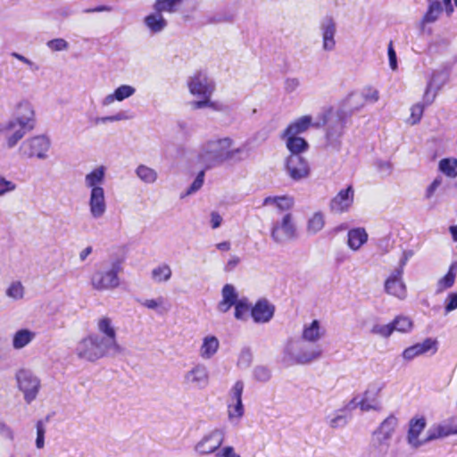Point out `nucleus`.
Segmentation results:
<instances>
[{
	"mask_svg": "<svg viewBox=\"0 0 457 457\" xmlns=\"http://www.w3.org/2000/svg\"><path fill=\"white\" fill-rule=\"evenodd\" d=\"M249 157L246 144L235 147V141L229 137H213L200 145L197 150V162L205 170L222 165L226 162H240Z\"/></svg>",
	"mask_w": 457,
	"mask_h": 457,
	"instance_id": "nucleus-1",
	"label": "nucleus"
},
{
	"mask_svg": "<svg viewBox=\"0 0 457 457\" xmlns=\"http://www.w3.org/2000/svg\"><path fill=\"white\" fill-rule=\"evenodd\" d=\"M172 275V270L170 265L162 263L154 267L151 271V278L155 283L168 282Z\"/></svg>",
	"mask_w": 457,
	"mask_h": 457,
	"instance_id": "nucleus-44",
	"label": "nucleus"
},
{
	"mask_svg": "<svg viewBox=\"0 0 457 457\" xmlns=\"http://www.w3.org/2000/svg\"><path fill=\"white\" fill-rule=\"evenodd\" d=\"M286 174L294 181H301L311 174L308 161L301 154H289L284 161Z\"/></svg>",
	"mask_w": 457,
	"mask_h": 457,
	"instance_id": "nucleus-13",
	"label": "nucleus"
},
{
	"mask_svg": "<svg viewBox=\"0 0 457 457\" xmlns=\"http://www.w3.org/2000/svg\"><path fill=\"white\" fill-rule=\"evenodd\" d=\"M325 224V214L321 211L315 212L307 219L306 233L309 236L317 235L324 228Z\"/></svg>",
	"mask_w": 457,
	"mask_h": 457,
	"instance_id": "nucleus-37",
	"label": "nucleus"
},
{
	"mask_svg": "<svg viewBox=\"0 0 457 457\" xmlns=\"http://www.w3.org/2000/svg\"><path fill=\"white\" fill-rule=\"evenodd\" d=\"M122 270L119 261L105 262L96 268L90 276L91 287L96 291H112L120 285V273Z\"/></svg>",
	"mask_w": 457,
	"mask_h": 457,
	"instance_id": "nucleus-6",
	"label": "nucleus"
},
{
	"mask_svg": "<svg viewBox=\"0 0 457 457\" xmlns=\"http://www.w3.org/2000/svg\"><path fill=\"white\" fill-rule=\"evenodd\" d=\"M215 457H241L235 448L231 445L222 446L217 453Z\"/></svg>",
	"mask_w": 457,
	"mask_h": 457,
	"instance_id": "nucleus-62",
	"label": "nucleus"
},
{
	"mask_svg": "<svg viewBox=\"0 0 457 457\" xmlns=\"http://www.w3.org/2000/svg\"><path fill=\"white\" fill-rule=\"evenodd\" d=\"M319 29L322 39V50L333 52L337 46V27L336 21L331 16H326L320 21Z\"/></svg>",
	"mask_w": 457,
	"mask_h": 457,
	"instance_id": "nucleus-17",
	"label": "nucleus"
},
{
	"mask_svg": "<svg viewBox=\"0 0 457 457\" xmlns=\"http://www.w3.org/2000/svg\"><path fill=\"white\" fill-rule=\"evenodd\" d=\"M50 148V138L45 135H37L24 140L19 146V154L28 159L46 160Z\"/></svg>",
	"mask_w": 457,
	"mask_h": 457,
	"instance_id": "nucleus-8",
	"label": "nucleus"
},
{
	"mask_svg": "<svg viewBox=\"0 0 457 457\" xmlns=\"http://www.w3.org/2000/svg\"><path fill=\"white\" fill-rule=\"evenodd\" d=\"M75 353L80 360L96 361L112 353V351L100 341V336L89 334L78 342Z\"/></svg>",
	"mask_w": 457,
	"mask_h": 457,
	"instance_id": "nucleus-7",
	"label": "nucleus"
},
{
	"mask_svg": "<svg viewBox=\"0 0 457 457\" xmlns=\"http://www.w3.org/2000/svg\"><path fill=\"white\" fill-rule=\"evenodd\" d=\"M138 303L148 310L155 311L159 315H163L170 310V304L163 296L138 300Z\"/></svg>",
	"mask_w": 457,
	"mask_h": 457,
	"instance_id": "nucleus-36",
	"label": "nucleus"
},
{
	"mask_svg": "<svg viewBox=\"0 0 457 457\" xmlns=\"http://www.w3.org/2000/svg\"><path fill=\"white\" fill-rule=\"evenodd\" d=\"M238 300V295L235 287L231 284H226L222 287L221 300L218 303L217 309L220 312L226 313Z\"/></svg>",
	"mask_w": 457,
	"mask_h": 457,
	"instance_id": "nucleus-29",
	"label": "nucleus"
},
{
	"mask_svg": "<svg viewBox=\"0 0 457 457\" xmlns=\"http://www.w3.org/2000/svg\"><path fill=\"white\" fill-rule=\"evenodd\" d=\"M354 189L352 186L341 189L329 202V211L335 214L348 212L353 204Z\"/></svg>",
	"mask_w": 457,
	"mask_h": 457,
	"instance_id": "nucleus-20",
	"label": "nucleus"
},
{
	"mask_svg": "<svg viewBox=\"0 0 457 457\" xmlns=\"http://www.w3.org/2000/svg\"><path fill=\"white\" fill-rule=\"evenodd\" d=\"M385 386V384L381 381H374L370 383L365 392L363 393L362 398L357 401V398H353L354 408L359 406L363 411H369L371 410H378L379 407L378 397Z\"/></svg>",
	"mask_w": 457,
	"mask_h": 457,
	"instance_id": "nucleus-16",
	"label": "nucleus"
},
{
	"mask_svg": "<svg viewBox=\"0 0 457 457\" xmlns=\"http://www.w3.org/2000/svg\"><path fill=\"white\" fill-rule=\"evenodd\" d=\"M235 306V318L238 320H245L248 313H251L252 306L247 299L242 298L234 305Z\"/></svg>",
	"mask_w": 457,
	"mask_h": 457,
	"instance_id": "nucleus-48",
	"label": "nucleus"
},
{
	"mask_svg": "<svg viewBox=\"0 0 457 457\" xmlns=\"http://www.w3.org/2000/svg\"><path fill=\"white\" fill-rule=\"evenodd\" d=\"M96 335L100 336V341L112 351V353L120 352V347L117 341V331L111 318L103 316L96 321Z\"/></svg>",
	"mask_w": 457,
	"mask_h": 457,
	"instance_id": "nucleus-12",
	"label": "nucleus"
},
{
	"mask_svg": "<svg viewBox=\"0 0 457 457\" xmlns=\"http://www.w3.org/2000/svg\"><path fill=\"white\" fill-rule=\"evenodd\" d=\"M144 24L152 34L162 32L168 26V21L163 14L154 11L144 18Z\"/></svg>",
	"mask_w": 457,
	"mask_h": 457,
	"instance_id": "nucleus-31",
	"label": "nucleus"
},
{
	"mask_svg": "<svg viewBox=\"0 0 457 457\" xmlns=\"http://www.w3.org/2000/svg\"><path fill=\"white\" fill-rule=\"evenodd\" d=\"M46 46L52 52H62L69 49V43L63 38H54L47 41Z\"/></svg>",
	"mask_w": 457,
	"mask_h": 457,
	"instance_id": "nucleus-54",
	"label": "nucleus"
},
{
	"mask_svg": "<svg viewBox=\"0 0 457 457\" xmlns=\"http://www.w3.org/2000/svg\"><path fill=\"white\" fill-rule=\"evenodd\" d=\"M322 356L318 346H311L298 338H288L285 343L281 361L287 367L309 364Z\"/></svg>",
	"mask_w": 457,
	"mask_h": 457,
	"instance_id": "nucleus-3",
	"label": "nucleus"
},
{
	"mask_svg": "<svg viewBox=\"0 0 457 457\" xmlns=\"http://www.w3.org/2000/svg\"><path fill=\"white\" fill-rule=\"evenodd\" d=\"M301 81L297 78H287L284 82V89L287 93H293L298 89Z\"/></svg>",
	"mask_w": 457,
	"mask_h": 457,
	"instance_id": "nucleus-61",
	"label": "nucleus"
},
{
	"mask_svg": "<svg viewBox=\"0 0 457 457\" xmlns=\"http://www.w3.org/2000/svg\"><path fill=\"white\" fill-rule=\"evenodd\" d=\"M457 309V293H450L445 301V313H449Z\"/></svg>",
	"mask_w": 457,
	"mask_h": 457,
	"instance_id": "nucleus-60",
	"label": "nucleus"
},
{
	"mask_svg": "<svg viewBox=\"0 0 457 457\" xmlns=\"http://www.w3.org/2000/svg\"><path fill=\"white\" fill-rule=\"evenodd\" d=\"M219 348V339L215 336L208 335L202 339L198 354L204 360H210L217 353Z\"/></svg>",
	"mask_w": 457,
	"mask_h": 457,
	"instance_id": "nucleus-32",
	"label": "nucleus"
},
{
	"mask_svg": "<svg viewBox=\"0 0 457 457\" xmlns=\"http://www.w3.org/2000/svg\"><path fill=\"white\" fill-rule=\"evenodd\" d=\"M12 120L34 129L36 124V112L32 103L29 100H21L16 106L15 117Z\"/></svg>",
	"mask_w": 457,
	"mask_h": 457,
	"instance_id": "nucleus-24",
	"label": "nucleus"
},
{
	"mask_svg": "<svg viewBox=\"0 0 457 457\" xmlns=\"http://www.w3.org/2000/svg\"><path fill=\"white\" fill-rule=\"evenodd\" d=\"M436 341L432 338H426L423 342L417 343L404 349L402 353V357L404 361H411L429 351L436 353Z\"/></svg>",
	"mask_w": 457,
	"mask_h": 457,
	"instance_id": "nucleus-26",
	"label": "nucleus"
},
{
	"mask_svg": "<svg viewBox=\"0 0 457 457\" xmlns=\"http://www.w3.org/2000/svg\"><path fill=\"white\" fill-rule=\"evenodd\" d=\"M295 201L292 196H268L263 200V205H274L279 211H288L294 206Z\"/></svg>",
	"mask_w": 457,
	"mask_h": 457,
	"instance_id": "nucleus-39",
	"label": "nucleus"
},
{
	"mask_svg": "<svg viewBox=\"0 0 457 457\" xmlns=\"http://www.w3.org/2000/svg\"><path fill=\"white\" fill-rule=\"evenodd\" d=\"M127 119H129L127 114L123 112H120L113 114V115L99 117L96 120V123L114 122V121L125 120Z\"/></svg>",
	"mask_w": 457,
	"mask_h": 457,
	"instance_id": "nucleus-58",
	"label": "nucleus"
},
{
	"mask_svg": "<svg viewBox=\"0 0 457 457\" xmlns=\"http://www.w3.org/2000/svg\"><path fill=\"white\" fill-rule=\"evenodd\" d=\"M457 276V263L453 262L448 270V272L441 278L436 284V293H442L443 291L452 287L455 282Z\"/></svg>",
	"mask_w": 457,
	"mask_h": 457,
	"instance_id": "nucleus-40",
	"label": "nucleus"
},
{
	"mask_svg": "<svg viewBox=\"0 0 457 457\" xmlns=\"http://www.w3.org/2000/svg\"><path fill=\"white\" fill-rule=\"evenodd\" d=\"M106 168L97 166L84 177L83 185L88 191L87 206L93 220H100L107 212V199L104 185L105 183Z\"/></svg>",
	"mask_w": 457,
	"mask_h": 457,
	"instance_id": "nucleus-2",
	"label": "nucleus"
},
{
	"mask_svg": "<svg viewBox=\"0 0 457 457\" xmlns=\"http://www.w3.org/2000/svg\"><path fill=\"white\" fill-rule=\"evenodd\" d=\"M36 337V333L29 328L18 329L12 337V346L21 350L29 345Z\"/></svg>",
	"mask_w": 457,
	"mask_h": 457,
	"instance_id": "nucleus-35",
	"label": "nucleus"
},
{
	"mask_svg": "<svg viewBox=\"0 0 457 457\" xmlns=\"http://www.w3.org/2000/svg\"><path fill=\"white\" fill-rule=\"evenodd\" d=\"M428 105L429 104H426L424 101L423 103H418L413 104L411 107V115L408 119V123L411 125L418 124L423 116L425 107Z\"/></svg>",
	"mask_w": 457,
	"mask_h": 457,
	"instance_id": "nucleus-49",
	"label": "nucleus"
},
{
	"mask_svg": "<svg viewBox=\"0 0 457 457\" xmlns=\"http://www.w3.org/2000/svg\"><path fill=\"white\" fill-rule=\"evenodd\" d=\"M16 184L0 175V196L12 193L16 189Z\"/></svg>",
	"mask_w": 457,
	"mask_h": 457,
	"instance_id": "nucleus-57",
	"label": "nucleus"
},
{
	"mask_svg": "<svg viewBox=\"0 0 457 457\" xmlns=\"http://www.w3.org/2000/svg\"><path fill=\"white\" fill-rule=\"evenodd\" d=\"M443 179L441 177L437 176L434 179V180L428 186L425 191L426 199H430L437 188L441 186Z\"/></svg>",
	"mask_w": 457,
	"mask_h": 457,
	"instance_id": "nucleus-59",
	"label": "nucleus"
},
{
	"mask_svg": "<svg viewBox=\"0 0 457 457\" xmlns=\"http://www.w3.org/2000/svg\"><path fill=\"white\" fill-rule=\"evenodd\" d=\"M18 386L24 394V399L30 403L36 399L40 388V380L29 370H20L16 373Z\"/></svg>",
	"mask_w": 457,
	"mask_h": 457,
	"instance_id": "nucleus-14",
	"label": "nucleus"
},
{
	"mask_svg": "<svg viewBox=\"0 0 457 457\" xmlns=\"http://www.w3.org/2000/svg\"><path fill=\"white\" fill-rule=\"evenodd\" d=\"M252 361V353L249 349H243L238 357L237 365L248 367Z\"/></svg>",
	"mask_w": 457,
	"mask_h": 457,
	"instance_id": "nucleus-63",
	"label": "nucleus"
},
{
	"mask_svg": "<svg viewBox=\"0 0 457 457\" xmlns=\"http://www.w3.org/2000/svg\"><path fill=\"white\" fill-rule=\"evenodd\" d=\"M228 419L232 423H237L245 413L243 401L227 402Z\"/></svg>",
	"mask_w": 457,
	"mask_h": 457,
	"instance_id": "nucleus-45",
	"label": "nucleus"
},
{
	"mask_svg": "<svg viewBox=\"0 0 457 457\" xmlns=\"http://www.w3.org/2000/svg\"><path fill=\"white\" fill-rule=\"evenodd\" d=\"M36 429H37L36 447L37 449H42L45 446V435L46 432V421L38 420L36 424Z\"/></svg>",
	"mask_w": 457,
	"mask_h": 457,
	"instance_id": "nucleus-53",
	"label": "nucleus"
},
{
	"mask_svg": "<svg viewBox=\"0 0 457 457\" xmlns=\"http://www.w3.org/2000/svg\"><path fill=\"white\" fill-rule=\"evenodd\" d=\"M368 241V234L363 228H352L347 233V245L353 251H358Z\"/></svg>",
	"mask_w": 457,
	"mask_h": 457,
	"instance_id": "nucleus-33",
	"label": "nucleus"
},
{
	"mask_svg": "<svg viewBox=\"0 0 457 457\" xmlns=\"http://www.w3.org/2000/svg\"><path fill=\"white\" fill-rule=\"evenodd\" d=\"M449 71L446 69L435 70L432 71L423 95V101L426 104L434 103L438 92L449 80Z\"/></svg>",
	"mask_w": 457,
	"mask_h": 457,
	"instance_id": "nucleus-15",
	"label": "nucleus"
},
{
	"mask_svg": "<svg viewBox=\"0 0 457 457\" xmlns=\"http://www.w3.org/2000/svg\"><path fill=\"white\" fill-rule=\"evenodd\" d=\"M136 93V88L130 85H120L118 87L113 93L105 96L102 101V106H110L115 101L121 102L125 99L129 98Z\"/></svg>",
	"mask_w": 457,
	"mask_h": 457,
	"instance_id": "nucleus-30",
	"label": "nucleus"
},
{
	"mask_svg": "<svg viewBox=\"0 0 457 457\" xmlns=\"http://www.w3.org/2000/svg\"><path fill=\"white\" fill-rule=\"evenodd\" d=\"M427 427V419L423 415H414L408 422L405 440L411 450H418L431 442L428 430L426 436L421 437Z\"/></svg>",
	"mask_w": 457,
	"mask_h": 457,
	"instance_id": "nucleus-9",
	"label": "nucleus"
},
{
	"mask_svg": "<svg viewBox=\"0 0 457 457\" xmlns=\"http://www.w3.org/2000/svg\"><path fill=\"white\" fill-rule=\"evenodd\" d=\"M328 112H323L319 117L318 120L313 121L312 116L303 115L292 121L283 133L287 135L298 136L305 132L310 127L320 128L324 126L328 121Z\"/></svg>",
	"mask_w": 457,
	"mask_h": 457,
	"instance_id": "nucleus-18",
	"label": "nucleus"
},
{
	"mask_svg": "<svg viewBox=\"0 0 457 457\" xmlns=\"http://www.w3.org/2000/svg\"><path fill=\"white\" fill-rule=\"evenodd\" d=\"M428 7L424 14L421 21L420 26L422 29H425V27L428 23H433L439 18L443 8L439 1L437 0H428Z\"/></svg>",
	"mask_w": 457,
	"mask_h": 457,
	"instance_id": "nucleus-38",
	"label": "nucleus"
},
{
	"mask_svg": "<svg viewBox=\"0 0 457 457\" xmlns=\"http://www.w3.org/2000/svg\"><path fill=\"white\" fill-rule=\"evenodd\" d=\"M281 137L285 140L290 154H301L308 150L309 145L303 137L295 135H287L286 133H283Z\"/></svg>",
	"mask_w": 457,
	"mask_h": 457,
	"instance_id": "nucleus-34",
	"label": "nucleus"
},
{
	"mask_svg": "<svg viewBox=\"0 0 457 457\" xmlns=\"http://www.w3.org/2000/svg\"><path fill=\"white\" fill-rule=\"evenodd\" d=\"M5 295L13 301H21L25 296V287L19 280L12 281L5 289Z\"/></svg>",
	"mask_w": 457,
	"mask_h": 457,
	"instance_id": "nucleus-46",
	"label": "nucleus"
},
{
	"mask_svg": "<svg viewBox=\"0 0 457 457\" xmlns=\"http://www.w3.org/2000/svg\"><path fill=\"white\" fill-rule=\"evenodd\" d=\"M327 335V329L324 324L319 320H312L305 322L303 326L301 338L307 343H318Z\"/></svg>",
	"mask_w": 457,
	"mask_h": 457,
	"instance_id": "nucleus-22",
	"label": "nucleus"
},
{
	"mask_svg": "<svg viewBox=\"0 0 457 457\" xmlns=\"http://www.w3.org/2000/svg\"><path fill=\"white\" fill-rule=\"evenodd\" d=\"M275 312V307L268 300H259L251 309V316L256 323L269 322Z\"/></svg>",
	"mask_w": 457,
	"mask_h": 457,
	"instance_id": "nucleus-28",
	"label": "nucleus"
},
{
	"mask_svg": "<svg viewBox=\"0 0 457 457\" xmlns=\"http://www.w3.org/2000/svg\"><path fill=\"white\" fill-rule=\"evenodd\" d=\"M184 383L189 386L204 389L210 383L208 368L203 363H197L184 375Z\"/></svg>",
	"mask_w": 457,
	"mask_h": 457,
	"instance_id": "nucleus-19",
	"label": "nucleus"
},
{
	"mask_svg": "<svg viewBox=\"0 0 457 457\" xmlns=\"http://www.w3.org/2000/svg\"><path fill=\"white\" fill-rule=\"evenodd\" d=\"M395 270L385 281V291L386 294L395 296L400 300H403L407 296V289L403 281V266Z\"/></svg>",
	"mask_w": 457,
	"mask_h": 457,
	"instance_id": "nucleus-21",
	"label": "nucleus"
},
{
	"mask_svg": "<svg viewBox=\"0 0 457 457\" xmlns=\"http://www.w3.org/2000/svg\"><path fill=\"white\" fill-rule=\"evenodd\" d=\"M438 170L449 179L457 178V159L454 157L441 159L438 162Z\"/></svg>",
	"mask_w": 457,
	"mask_h": 457,
	"instance_id": "nucleus-42",
	"label": "nucleus"
},
{
	"mask_svg": "<svg viewBox=\"0 0 457 457\" xmlns=\"http://www.w3.org/2000/svg\"><path fill=\"white\" fill-rule=\"evenodd\" d=\"M183 0H155L153 8L160 13H174L182 5Z\"/></svg>",
	"mask_w": 457,
	"mask_h": 457,
	"instance_id": "nucleus-43",
	"label": "nucleus"
},
{
	"mask_svg": "<svg viewBox=\"0 0 457 457\" xmlns=\"http://www.w3.org/2000/svg\"><path fill=\"white\" fill-rule=\"evenodd\" d=\"M253 377L261 382H267L271 377L270 370L266 366H257L253 370Z\"/></svg>",
	"mask_w": 457,
	"mask_h": 457,
	"instance_id": "nucleus-55",
	"label": "nucleus"
},
{
	"mask_svg": "<svg viewBox=\"0 0 457 457\" xmlns=\"http://www.w3.org/2000/svg\"><path fill=\"white\" fill-rule=\"evenodd\" d=\"M245 388V383L237 380L228 391V402L242 401V395Z\"/></svg>",
	"mask_w": 457,
	"mask_h": 457,
	"instance_id": "nucleus-52",
	"label": "nucleus"
},
{
	"mask_svg": "<svg viewBox=\"0 0 457 457\" xmlns=\"http://www.w3.org/2000/svg\"><path fill=\"white\" fill-rule=\"evenodd\" d=\"M187 87L190 94L198 98L190 103L191 109L199 110L206 107L216 109L215 103L211 100L215 90V83L204 72L198 71L189 77Z\"/></svg>",
	"mask_w": 457,
	"mask_h": 457,
	"instance_id": "nucleus-5",
	"label": "nucleus"
},
{
	"mask_svg": "<svg viewBox=\"0 0 457 457\" xmlns=\"http://www.w3.org/2000/svg\"><path fill=\"white\" fill-rule=\"evenodd\" d=\"M353 401H351L344 408L336 410L325 417L326 424L333 429L345 427L351 417V411L354 409Z\"/></svg>",
	"mask_w": 457,
	"mask_h": 457,
	"instance_id": "nucleus-25",
	"label": "nucleus"
},
{
	"mask_svg": "<svg viewBox=\"0 0 457 457\" xmlns=\"http://www.w3.org/2000/svg\"><path fill=\"white\" fill-rule=\"evenodd\" d=\"M135 174L143 183L154 184L158 179L157 171L145 164H139L136 170Z\"/></svg>",
	"mask_w": 457,
	"mask_h": 457,
	"instance_id": "nucleus-41",
	"label": "nucleus"
},
{
	"mask_svg": "<svg viewBox=\"0 0 457 457\" xmlns=\"http://www.w3.org/2000/svg\"><path fill=\"white\" fill-rule=\"evenodd\" d=\"M225 440V431L222 428H214L195 444V451L204 456L215 453L222 447Z\"/></svg>",
	"mask_w": 457,
	"mask_h": 457,
	"instance_id": "nucleus-11",
	"label": "nucleus"
},
{
	"mask_svg": "<svg viewBox=\"0 0 457 457\" xmlns=\"http://www.w3.org/2000/svg\"><path fill=\"white\" fill-rule=\"evenodd\" d=\"M11 55L13 58H15V59L19 60L20 62H23L24 64L28 65L29 67V69H31L32 71H37L38 70V66L34 62H32L31 60L28 59L24 55H22V54H21L19 53H16V52L12 53Z\"/></svg>",
	"mask_w": 457,
	"mask_h": 457,
	"instance_id": "nucleus-64",
	"label": "nucleus"
},
{
	"mask_svg": "<svg viewBox=\"0 0 457 457\" xmlns=\"http://www.w3.org/2000/svg\"><path fill=\"white\" fill-rule=\"evenodd\" d=\"M370 333L373 335L379 336L380 337L383 338H388L394 333L393 324L392 322H389L387 324L376 323L372 326Z\"/></svg>",
	"mask_w": 457,
	"mask_h": 457,
	"instance_id": "nucleus-51",
	"label": "nucleus"
},
{
	"mask_svg": "<svg viewBox=\"0 0 457 457\" xmlns=\"http://www.w3.org/2000/svg\"><path fill=\"white\" fill-rule=\"evenodd\" d=\"M297 236L296 225L289 212L284 214L281 220L274 223L271 228V238L278 244L294 240Z\"/></svg>",
	"mask_w": 457,
	"mask_h": 457,
	"instance_id": "nucleus-10",
	"label": "nucleus"
},
{
	"mask_svg": "<svg viewBox=\"0 0 457 457\" xmlns=\"http://www.w3.org/2000/svg\"><path fill=\"white\" fill-rule=\"evenodd\" d=\"M204 180V171L202 170L197 174L196 178L195 179V180L190 185V187H188V189L187 190V192L185 193V195L183 196L192 195V194L195 193L196 191H198L203 187Z\"/></svg>",
	"mask_w": 457,
	"mask_h": 457,
	"instance_id": "nucleus-56",
	"label": "nucleus"
},
{
	"mask_svg": "<svg viewBox=\"0 0 457 457\" xmlns=\"http://www.w3.org/2000/svg\"><path fill=\"white\" fill-rule=\"evenodd\" d=\"M455 420L453 417L441 423L433 424L428 428V439L434 441L451 435H457V424H454Z\"/></svg>",
	"mask_w": 457,
	"mask_h": 457,
	"instance_id": "nucleus-27",
	"label": "nucleus"
},
{
	"mask_svg": "<svg viewBox=\"0 0 457 457\" xmlns=\"http://www.w3.org/2000/svg\"><path fill=\"white\" fill-rule=\"evenodd\" d=\"M361 97L366 103L374 104L379 99L378 90L373 87H365L360 95H352L351 97Z\"/></svg>",
	"mask_w": 457,
	"mask_h": 457,
	"instance_id": "nucleus-50",
	"label": "nucleus"
},
{
	"mask_svg": "<svg viewBox=\"0 0 457 457\" xmlns=\"http://www.w3.org/2000/svg\"><path fill=\"white\" fill-rule=\"evenodd\" d=\"M400 421L395 414H389L373 430L370 436V447L377 457H385L391 448V441L395 436Z\"/></svg>",
	"mask_w": 457,
	"mask_h": 457,
	"instance_id": "nucleus-4",
	"label": "nucleus"
},
{
	"mask_svg": "<svg viewBox=\"0 0 457 457\" xmlns=\"http://www.w3.org/2000/svg\"><path fill=\"white\" fill-rule=\"evenodd\" d=\"M393 330L400 333H409L411 331L413 323L412 320L406 316H397L392 321Z\"/></svg>",
	"mask_w": 457,
	"mask_h": 457,
	"instance_id": "nucleus-47",
	"label": "nucleus"
},
{
	"mask_svg": "<svg viewBox=\"0 0 457 457\" xmlns=\"http://www.w3.org/2000/svg\"><path fill=\"white\" fill-rule=\"evenodd\" d=\"M32 129V128L27 127L19 121L10 120L5 126L7 147L12 149L16 146L24 136Z\"/></svg>",
	"mask_w": 457,
	"mask_h": 457,
	"instance_id": "nucleus-23",
	"label": "nucleus"
}]
</instances>
